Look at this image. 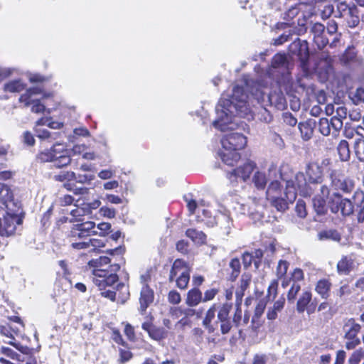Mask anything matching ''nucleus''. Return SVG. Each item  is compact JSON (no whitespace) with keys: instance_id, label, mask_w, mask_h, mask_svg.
<instances>
[{"instance_id":"6ab92c4d","label":"nucleus","mask_w":364,"mask_h":364,"mask_svg":"<svg viewBox=\"0 0 364 364\" xmlns=\"http://www.w3.org/2000/svg\"><path fill=\"white\" fill-rule=\"evenodd\" d=\"M187 272H191L189 264L183 259H177L174 261L171 269L169 280L172 282L176 277Z\"/></svg>"},{"instance_id":"f3484780","label":"nucleus","mask_w":364,"mask_h":364,"mask_svg":"<svg viewBox=\"0 0 364 364\" xmlns=\"http://www.w3.org/2000/svg\"><path fill=\"white\" fill-rule=\"evenodd\" d=\"M233 210L235 213L238 214L245 215L248 214L250 216L255 220H261L264 215L262 213H259L258 210L255 212L252 210V208L248 205L245 204L242 201H237L233 204L232 206Z\"/></svg>"},{"instance_id":"de8ad7c7","label":"nucleus","mask_w":364,"mask_h":364,"mask_svg":"<svg viewBox=\"0 0 364 364\" xmlns=\"http://www.w3.org/2000/svg\"><path fill=\"white\" fill-rule=\"evenodd\" d=\"M149 336L155 341H160L165 337V331L163 328L154 326L150 330Z\"/></svg>"},{"instance_id":"3c124183","label":"nucleus","mask_w":364,"mask_h":364,"mask_svg":"<svg viewBox=\"0 0 364 364\" xmlns=\"http://www.w3.org/2000/svg\"><path fill=\"white\" fill-rule=\"evenodd\" d=\"M351 6H348L345 2H341L337 5V11L338 13V16L336 15V16H339L343 18L345 14H349L350 11Z\"/></svg>"},{"instance_id":"1a4fd4ad","label":"nucleus","mask_w":364,"mask_h":364,"mask_svg":"<svg viewBox=\"0 0 364 364\" xmlns=\"http://www.w3.org/2000/svg\"><path fill=\"white\" fill-rule=\"evenodd\" d=\"M23 216L19 208L17 210H7L6 215L0 218V235L9 237L13 235L18 228L22 225Z\"/></svg>"},{"instance_id":"b1692460","label":"nucleus","mask_w":364,"mask_h":364,"mask_svg":"<svg viewBox=\"0 0 364 364\" xmlns=\"http://www.w3.org/2000/svg\"><path fill=\"white\" fill-rule=\"evenodd\" d=\"M218 311V305L214 304L206 312L205 316L203 321V326L208 331L209 333H213L215 328L212 325V321L215 316V312Z\"/></svg>"},{"instance_id":"a18cd8bd","label":"nucleus","mask_w":364,"mask_h":364,"mask_svg":"<svg viewBox=\"0 0 364 364\" xmlns=\"http://www.w3.org/2000/svg\"><path fill=\"white\" fill-rule=\"evenodd\" d=\"M217 323H220V328L221 333L225 335L230 333L231 328L233 326L232 319H226V320H221V321H217Z\"/></svg>"},{"instance_id":"e433bc0d","label":"nucleus","mask_w":364,"mask_h":364,"mask_svg":"<svg viewBox=\"0 0 364 364\" xmlns=\"http://www.w3.org/2000/svg\"><path fill=\"white\" fill-rule=\"evenodd\" d=\"M76 225L83 231L85 235L90 236L92 235H96L97 233L95 230V224L92 221H87L85 223H77Z\"/></svg>"},{"instance_id":"4468645a","label":"nucleus","mask_w":364,"mask_h":364,"mask_svg":"<svg viewBox=\"0 0 364 364\" xmlns=\"http://www.w3.org/2000/svg\"><path fill=\"white\" fill-rule=\"evenodd\" d=\"M279 171L277 168L272 166L268 169L267 175L265 173L257 171L253 176V183L258 189H264L268 181L277 178Z\"/></svg>"},{"instance_id":"39448f33","label":"nucleus","mask_w":364,"mask_h":364,"mask_svg":"<svg viewBox=\"0 0 364 364\" xmlns=\"http://www.w3.org/2000/svg\"><path fill=\"white\" fill-rule=\"evenodd\" d=\"M247 144L246 137L238 132H231L225 134L221 139L223 150L218 154L222 161L228 166H233L240 159L238 150L243 149Z\"/></svg>"},{"instance_id":"4c0bfd02","label":"nucleus","mask_w":364,"mask_h":364,"mask_svg":"<svg viewBox=\"0 0 364 364\" xmlns=\"http://www.w3.org/2000/svg\"><path fill=\"white\" fill-rule=\"evenodd\" d=\"M0 333L9 339L8 341H4V342L18 348V344L13 341L14 340L13 331L9 326H0Z\"/></svg>"},{"instance_id":"4d7b16f0","label":"nucleus","mask_w":364,"mask_h":364,"mask_svg":"<svg viewBox=\"0 0 364 364\" xmlns=\"http://www.w3.org/2000/svg\"><path fill=\"white\" fill-rule=\"evenodd\" d=\"M283 120L287 124L294 127L297 123V119L289 112L283 114Z\"/></svg>"},{"instance_id":"69168bd1","label":"nucleus","mask_w":364,"mask_h":364,"mask_svg":"<svg viewBox=\"0 0 364 364\" xmlns=\"http://www.w3.org/2000/svg\"><path fill=\"white\" fill-rule=\"evenodd\" d=\"M90 240L89 241L73 242L71 247L76 250L87 249L90 247Z\"/></svg>"},{"instance_id":"5fc2aeb1","label":"nucleus","mask_w":364,"mask_h":364,"mask_svg":"<svg viewBox=\"0 0 364 364\" xmlns=\"http://www.w3.org/2000/svg\"><path fill=\"white\" fill-rule=\"evenodd\" d=\"M95 178V176L92 174H75V178L73 181H75L80 183H86Z\"/></svg>"},{"instance_id":"ddd939ff","label":"nucleus","mask_w":364,"mask_h":364,"mask_svg":"<svg viewBox=\"0 0 364 364\" xmlns=\"http://www.w3.org/2000/svg\"><path fill=\"white\" fill-rule=\"evenodd\" d=\"M307 31V27L305 24V20L303 19L301 22L298 23V26L286 31L284 33L280 35L277 38L274 39V45L280 46L284 43L291 39L293 35L301 36L304 34Z\"/></svg>"},{"instance_id":"6e6d98bb","label":"nucleus","mask_w":364,"mask_h":364,"mask_svg":"<svg viewBox=\"0 0 364 364\" xmlns=\"http://www.w3.org/2000/svg\"><path fill=\"white\" fill-rule=\"evenodd\" d=\"M304 279V272L301 269L296 268L294 270L290 278V282H298Z\"/></svg>"},{"instance_id":"393cba45","label":"nucleus","mask_w":364,"mask_h":364,"mask_svg":"<svg viewBox=\"0 0 364 364\" xmlns=\"http://www.w3.org/2000/svg\"><path fill=\"white\" fill-rule=\"evenodd\" d=\"M318 237L320 240H332L337 242L341 241V235L334 229L324 230L319 232Z\"/></svg>"},{"instance_id":"680f3d73","label":"nucleus","mask_w":364,"mask_h":364,"mask_svg":"<svg viewBox=\"0 0 364 364\" xmlns=\"http://www.w3.org/2000/svg\"><path fill=\"white\" fill-rule=\"evenodd\" d=\"M251 278L252 277L249 274H242V278L240 279V284L239 287L246 290L250 284Z\"/></svg>"},{"instance_id":"423d86ee","label":"nucleus","mask_w":364,"mask_h":364,"mask_svg":"<svg viewBox=\"0 0 364 364\" xmlns=\"http://www.w3.org/2000/svg\"><path fill=\"white\" fill-rule=\"evenodd\" d=\"M242 84L245 85L247 91L255 99L257 103L274 105L279 109H283L286 107L287 101L282 92L265 95L262 90V85L250 79L249 75L243 76Z\"/></svg>"},{"instance_id":"0e129e2a","label":"nucleus","mask_w":364,"mask_h":364,"mask_svg":"<svg viewBox=\"0 0 364 364\" xmlns=\"http://www.w3.org/2000/svg\"><path fill=\"white\" fill-rule=\"evenodd\" d=\"M360 356H362L361 353L360 351L355 350L348 358V364H360Z\"/></svg>"},{"instance_id":"0eeeda50","label":"nucleus","mask_w":364,"mask_h":364,"mask_svg":"<svg viewBox=\"0 0 364 364\" xmlns=\"http://www.w3.org/2000/svg\"><path fill=\"white\" fill-rule=\"evenodd\" d=\"M266 191L267 199L271 205L279 212H284L289 208V203L296 199L293 191L282 192L279 181L276 178L272 179Z\"/></svg>"},{"instance_id":"f704fd0d","label":"nucleus","mask_w":364,"mask_h":364,"mask_svg":"<svg viewBox=\"0 0 364 364\" xmlns=\"http://www.w3.org/2000/svg\"><path fill=\"white\" fill-rule=\"evenodd\" d=\"M24 89L25 85L19 80L10 81L4 85V90L9 92H19Z\"/></svg>"},{"instance_id":"72a5a7b5","label":"nucleus","mask_w":364,"mask_h":364,"mask_svg":"<svg viewBox=\"0 0 364 364\" xmlns=\"http://www.w3.org/2000/svg\"><path fill=\"white\" fill-rule=\"evenodd\" d=\"M272 66L274 68H287L288 66L287 55L281 53L275 55L272 60Z\"/></svg>"},{"instance_id":"774afa93","label":"nucleus","mask_w":364,"mask_h":364,"mask_svg":"<svg viewBox=\"0 0 364 364\" xmlns=\"http://www.w3.org/2000/svg\"><path fill=\"white\" fill-rule=\"evenodd\" d=\"M338 25L334 21H331L328 23L327 28L326 32L328 36L335 35L337 33Z\"/></svg>"},{"instance_id":"6e6552de","label":"nucleus","mask_w":364,"mask_h":364,"mask_svg":"<svg viewBox=\"0 0 364 364\" xmlns=\"http://www.w3.org/2000/svg\"><path fill=\"white\" fill-rule=\"evenodd\" d=\"M37 159L42 163L53 162L57 168H62L69 165L71 158L68 150L63 144L56 143L50 149H45L37 155Z\"/></svg>"},{"instance_id":"13d9d810","label":"nucleus","mask_w":364,"mask_h":364,"mask_svg":"<svg viewBox=\"0 0 364 364\" xmlns=\"http://www.w3.org/2000/svg\"><path fill=\"white\" fill-rule=\"evenodd\" d=\"M74 201V198L70 195H64L58 198V203L61 206H66L71 205Z\"/></svg>"},{"instance_id":"ea45409f","label":"nucleus","mask_w":364,"mask_h":364,"mask_svg":"<svg viewBox=\"0 0 364 364\" xmlns=\"http://www.w3.org/2000/svg\"><path fill=\"white\" fill-rule=\"evenodd\" d=\"M355 154L360 161H364V140L358 139L354 144Z\"/></svg>"},{"instance_id":"c756f323","label":"nucleus","mask_w":364,"mask_h":364,"mask_svg":"<svg viewBox=\"0 0 364 364\" xmlns=\"http://www.w3.org/2000/svg\"><path fill=\"white\" fill-rule=\"evenodd\" d=\"M298 127L304 140L307 141L312 137L314 130L311 122H300Z\"/></svg>"},{"instance_id":"603ef678","label":"nucleus","mask_w":364,"mask_h":364,"mask_svg":"<svg viewBox=\"0 0 364 364\" xmlns=\"http://www.w3.org/2000/svg\"><path fill=\"white\" fill-rule=\"evenodd\" d=\"M203 331L200 328L193 329V341L197 346H200L203 342Z\"/></svg>"},{"instance_id":"bf43d9fd","label":"nucleus","mask_w":364,"mask_h":364,"mask_svg":"<svg viewBox=\"0 0 364 364\" xmlns=\"http://www.w3.org/2000/svg\"><path fill=\"white\" fill-rule=\"evenodd\" d=\"M299 14V9L296 7H291L284 14V19L290 21Z\"/></svg>"},{"instance_id":"a878e982","label":"nucleus","mask_w":364,"mask_h":364,"mask_svg":"<svg viewBox=\"0 0 364 364\" xmlns=\"http://www.w3.org/2000/svg\"><path fill=\"white\" fill-rule=\"evenodd\" d=\"M285 299L284 297L279 298L276 301L272 307H269L267 311V317L269 320H275L278 316V313L284 309Z\"/></svg>"},{"instance_id":"9b49d317","label":"nucleus","mask_w":364,"mask_h":364,"mask_svg":"<svg viewBox=\"0 0 364 364\" xmlns=\"http://www.w3.org/2000/svg\"><path fill=\"white\" fill-rule=\"evenodd\" d=\"M290 53L296 55L304 70L307 69L309 59V44L306 41H301L297 38L289 46Z\"/></svg>"},{"instance_id":"412c9836","label":"nucleus","mask_w":364,"mask_h":364,"mask_svg":"<svg viewBox=\"0 0 364 364\" xmlns=\"http://www.w3.org/2000/svg\"><path fill=\"white\" fill-rule=\"evenodd\" d=\"M201 301H203L202 292L198 288H193L188 291L186 304L188 306H196Z\"/></svg>"},{"instance_id":"79ce46f5","label":"nucleus","mask_w":364,"mask_h":364,"mask_svg":"<svg viewBox=\"0 0 364 364\" xmlns=\"http://www.w3.org/2000/svg\"><path fill=\"white\" fill-rule=\"evenodd\" d=\"M54 179L57 181H71L75 178V173L73 171H62L59 174L54 176Z\"/></svg>"},{"instance_id":"aec40b11","label":"nucleus","mask_w":364,"mask_h":364,"mask_svg":"<svg viewBox=\"0 0 364 364\" xmlns=\"http://www.w3.org/2000/svg\"><path fill=\"white\" fill-rule=\"evenodd\" d=\"M140 309L144 311L150 304L154 301V292L146 284H144L141 290L140 296Z\"/></svg>"},{"instance_id":"e2e57ef3","label":"nucleus","mask_w":364,"mask_h":364,"mask_svg":"<svg viewBox=\"0 0 364 364\" xmlns=\"http://www.w3.org/2000/svg\"><path fill=\"white\" fill-rule=\"evenodd\" d=\"M31 104V111L35 113H42L45 110V106L41 103L40 100H33Z\"/></svg>"},{"instance_id":"20e7f679","label":"nucleus","mask_w":364,"mask_h":364,"mask_svg":"<svg viewBox=\"0 0 364 364\" xmlns=\"http://www.w3.org/2000/svg\"><path fill=\"white\" fill-rule=\"evenodd\" d=\"M111 259L107 256H101L88 262L89 266L94 267L92 282L100 290L112 287L117 281V272L120 266L117 263L111 264Z\"/></svg>"},{"instance_id":"864d4df0","label":"nucleus","mask_w":364,"mask_h":364,"mask_svg":"<svg viewBox=\"0 0 364 364\" xmlns=\"http://www.w3.org/2000/svg\"><path fill=\"white\" fill-rule=\"evenodd\" d=\"M168 301L172 304H178L181 301L180 294L176 290H171L168 294Z\"/></svg>"},{"instance_id":"58836bf2","label":"nucleus","mask_w":364,"mask_h":364,"mask_svg":"<svg viewBox=\"0 0 364 364\" xmlns=\"http://www.w3.org/2000/svg\"><path fill=\"white\" fill-rule=\"evenodd\" d=\"M301 290V284L298 282H293L287 292V300L289 303H294L296 296Z\"/></svg>"},{"instance_id":"c03bdc74","label":"nucleus","mask_w":364,"mask_h":364,"mask_svg":"<svg viewBox=\"0 0 364 364\" xmlns=\"http://www.w3.org/2000/svg\"><path fill=\"white\" fill-rule=\"evenodd\" d=\"M1 352L5 355L6 356L18 361H23V359L22 358V355L15 352L14 350L7 348V347H2L1 348Z\"/></svg>"},{"instance_id":"f03ea898","label":"nucleus","mask_w":364,"mask_h":364,"mask_svg":"<svg viewBox=\"0 0 364 364\" xmlns=\"http://www.w3.org/2000/svg\"><path fill=\"white\" fill-rule=\"evenodd\" d=\"M328 174L333 193H329L327 198L328 206L333 213L341 212L343 216L351 215L354 210L353 202L349 199L343 198L340 192L343 193L352 192L355 188L353 181L343 177L336 170H330Z\"/></svg>"},{"instance_id":"4be33fe9","label":"nucleus","mask_w":364,"mask_h":364,"mask_svg":"<svg viewBox=\"0 0 364 364\" xmlns=\"http://www.w3.org/2000/svg\"><path fill=\"white\" fill-rule=\"evenodd\" d=\"M312 300V294L311 291L304 290L300 294L297 303H296V311L298 313L301 314L306 311L307 306L311 303Z\"/></svg>"},{"instance_id":"2f4dec72","label":"nucleus","mask_w":364,"mask_h":364,"mask_svg":"<svg viewBox=\"0 0 364 364\" xmlns=\"http://www.w3.org/2000/svg\"><path fill=\"white\" fill-rule=\"evenodd\" d=\"M186 235L191 239L195 243L202 244L205 242L206 236L202 231L196 229H188Z\"/></svg>"},{"instance_id":"9d476101","label":"nucleus","mask_w":364,"mask_h":364,"mask_svg":"<svg viewBox=\"0 0 364 364\" xmlns=\"http://www.w3.org/2000/svg\"><path fill=\"white\" fill-rule=\"evenodd\" d=\"M360 330V325L356 323L355 319L348 318L344 321L342 331L343 338L346 340L345 347L347 350H353L360 344V340L358 336Z\"/></svg>"},{"instance_id":"473e14b6","label":"nucleus","mask_w":364,"mask_h":364,"mask_svg":"<svg viewBox=\"0 0 364 364\" xmlns=\"http://www.w3.org/2000/svg\"><path fill=\"white\" fill-rule=\"evenodd\" d=\"M331 123V119L329 120L327 118H321L318 124L319 132L323 136H328L332 134Z\"/></svg>"},{"instance_id":"f257e3e1","label":"nucleus","mask_w":364,"mask_h":364,"mask_svg":"<svg viewBox=\"0 0 364 364\" xmlns=\"http://www.w3.org/2000/svg\"><path fill=\"white\" fill-rule=\"evenodd\" d=\"M242 80L232 87L230 95H223L218 102L215 111L217 119L213 122L214 127L223 132L232 129L235 117H245L252 113L261 122L269 123L272 117L266 109L268 105L257 103L255 99L245 91Z\"/></svg>"},{"instance_id":"5701e85b","label":"nucleus","mask_w":364,"mask_h":364,"mask_svg":"<svg viewBox=\"0 0 364 364\" xmlns=\"http://www.w3.org/2000/svg\"><path fill=\"white\" fill-rule=\"evenodd\" d=\"M354 261L351 257L343 256L337 264V269L341 274H348L353 269Z\"/></svg>"},{"instance_id":"2eb2a0df","label":"nucleus","mask_w":364,"mask_h":364,"mask_svg":"<svg viewBox=\"0 0 364 364\" xmlns=\"http://www.w3.org/2000/svg\"><path fill=\"white\" fill-rule=\"evenodd\" d=\"M255 168V164L252 161H247L243 165L240 166L235 169H233L232 172L228 174L229 179L232 182L233 178H240L242 181H245L250 178V176L253 172Z\"/></svg>"},{"instance_id":"7ed1b4c3","label":"nucleus","mask_w":364,"mask_h":364,"mask_svg":"<svg viewBox=\"0 0 364 364\" xmlns=\"http://www.w3.org/2000/svg\"><path fill=\"white\" fill-rule=\"evenodd\" d=\"M306 174L308 186L304 190L306 196H313V207L318 215H324L327 212L326 200L329 196V188L323 183L322 168L316 163L307 165Z\"/></svg>"},{"instance_id":"f8f14e48","label":"nucleus","mask_w":364,"mask_h":364,"mask_svg":"<svg viewBox=\"0 0 364 364\" xmlns=\"http://www.w3.org/2000/svg\"><path fill=\"white\" fill-rule=\"evenodd\" d=\"M310 33L313 36V41L319 50L323 49L329 43V38L326 32L324 25L320 23H315L310 28Z\"/></svg>"},{"instance_id":"c85d7f7f","label":"nucleus","mask_w":364,"mask_h":364,"mask_svg":"<svg viewBox=\"0 0 364 364\" xmlns=\"http://www.w3.org/2000/svg\"><path fill=\"white\" fill-rule=\"evenodd\" d=\"M331 283L326 279H321L317 282L316 291L321 295L323 299H327L329 296L331 289Z\"/></svg>"},{"instance_id":"cd10ccee","label":"nucleus","mask_w":364,"mask_h":364,"mask_svg":"<svg viewBox=\"0 0 364 364\" xmlns=\"http://www.w3.org/2000/svg\"><path fill=\"white\" fill-rule=\"evenodd\" d=\"M232 309L231 303H225L218 306L217 321L226 320L231 318L230 312Z\"/></svg>"},{"instance_id":"09e8293b","label":"nucleus","mask_w":364,"mask_h":364,"mask_svg":"<svg viewBox=\"0 0 364 364\" xmlns=\"http://www.w3.org/2000/svg\"><path fill=\"white\" fill-rule=\"evenodd\" d=\"M70 237L73 240H75L76 238L85 239L89 236L85 235L83 231H81V230L78 228L76 225H75L70 230Z\"/></svg>"},{"instance_id":"7c9ffc66","label":"nucleus","mask_w":364,"mask_h":364,"mask_svg":"<svg viewBox=\"0 0 364 364\" xmlns=\"http://www.w3.org/2000/svg\"><path fill=\"white\" fill-rule=\"evenodd\" d=\"M338 153L340 159L343 161H347L350 159V151L349 144L346 140H341L337 146Z\"/></svg>"},{"instance_id":"37998d69","label":"nucleus","mask_w":364,"mask_h":364,"mask_svg":"<svg viewBox=\"0 0 364 364\" xmlns=\"http://www.w3.org/2000/svg\"><path fill=\"white\" fill-rule=\"evenodd\" d=\"M289 262L286 260H279L276 269V274L278 278H282L287 272L289 268Z\"/></svg>"},{"instance_id":"49530a36","label":"nucleus","mask_w":364,"mask_h":364,"mask_svg":"<svg viewBox=\"0 0 364 364\" xmlns=\"http://www.w3.org/2000/svg\"><path fill=\"white\" fill-rule=\"evenodd\" d=\"M216 220L217 223H219L221 226H224L225 229H229L230 228L232 222L228 215L225 213H220L216 216Z\"/></svg>"},{"instance_id":"dca6fc26","label":"nucleus","mask_w":364,"mask_h":364,"mask_svg":"<svg viewBox=\"0 0 364 364\" xmlns=\"http://www.w3.org/2000/svg\"><path fill=\"white\" fill-rule=\"evenodd\" d=\"M347 109L345 107L339 106L336 109V114L331 118L332 135L337 136L340 130L343 126V120L346 118Z\"/></svg>"},{"instance_id":"052dcab7","label":"nucleus","mask_w":364,"mask_h":364,"mask_svg":"<svg viewBox=\"0 0 364 364\" xmlns=\"http://www.w3.org/2000/svg\"><path fill=\"white\" fill-rule=\"evenodd\" d=\"M242 309L240 307V305H237V307L236 308L235 311L233 314L232 320V324H235L236 326H238L240 325V323L242 319Z\"/></svg>"},{"instance_id":"a19ab883","label":"nucleus","mask_w":364,"mask_h":364,"mask_svg":"<svg viewBox=\"0 0 364 364\" xmlns=\"http://www.w3.org/2000/svg\"><path fill=\"white\" fill-rule=\"evenodd\" d=\"M189 280L190 272L181 273V274L178 275L176 278V285L179 289H185L188 286Z\"/></svg>"},{"instance_id":"bb28decb","label":"nucleus","mask_w":364,"mask_h":364,"mask_svg":"<svg viewBox=\"0 0 364 364\" xmlns=\"http://www.w3.org/2000/svg\"><path fill=\"white\" fill-rule=\"evenodd\" d=\"M241 264L240 262L237 258L232 259L229 264V268L228 271L230 277L229 279L232 282L235 281L240 274Z\"/></svg>"},{"instance_id":"c9c22d12","label":"nucleus","mask_w":364,"mask_h":364,"mask_svg":"<svg viewBox=\"0 0 364 364\" xmlns=\"http://www.w3.org/2000/svg\"><path fill=\"white\" fill-rule=\"evenodd\" d=\"M294 181L296 184L297 188L300 191V193L305 197H308L309 196H306L304 193V190L307 188L308 186V179H306L304 174L301 172L297 173L295 175Z\"/></svg>"},{"instance_id":"a211bd4d","label":"nucleus","mask_w":364,"mask_h":364,"mask_svg":"<svg viewBox=\"0 0 364 364\" xmlns=\"http://www.w3.org/2000/svg\"><path fill=\"white\" fill-rule=\"evenodd\" d=\"M0 201L5 205L7 210L13 211L15 203L13 200V193L8 186L0 183Z\"/></svg>"},{"instance_id":"338daca9","label":"nucleus","mask_w":364,"mask_h":364,"mask_svg":"<svg viewBox=\"0 0 364 364\" xmlns=\"http://www.w3.org/2000/svg\"><path fill=\"white\" fill-rule=\"evenodd\" d=\"M218 290L216 289H208L204 293V297H203V301L206 302L210 301L214 299V297L218 294Z\"/></svg>"},{"instance_id":"8fccbe9b","label":"nucleus","mask_w":364,"mask_h":364,"mask_svg":"<svg viewBox=\"0 0 364 364\" xmlns=\"http://www.w3.org/2000/svg\"><path fill=\"white\" fill-rule=\"evenodd\" d=\"M295 210L299 217L304 218L306 216V203L303 200L297 201Z\"/></svg>"}]
</instances>
